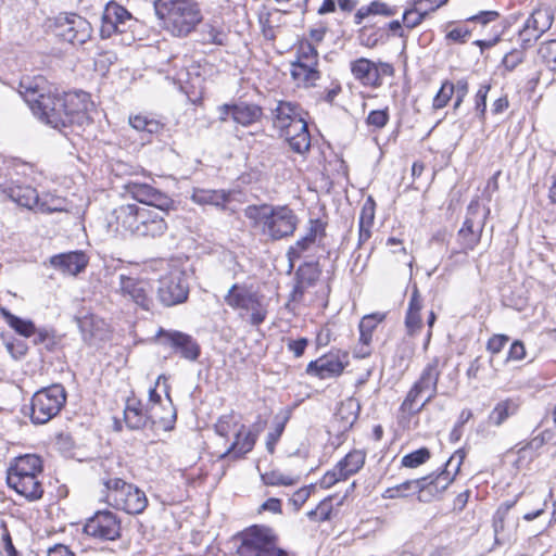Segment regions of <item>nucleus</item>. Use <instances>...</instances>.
Listing matches in <instances>:
<instances>
[{"instance_id":"nucleus-1","label":"nucleus","mask_w":556,"mask_h":556,"mask_svg":"<svg viewBox=\"0 0 556 556\" xmlns=\"http://www.w3.org/2000/svg\"><path fill=\"white\" fill-rule=\"evenodd\" d=\"M45 79L23 77L18 92L33 113L53 128L62 129L72 125L83 126L88 122V109L91 105L86 92H45Z\"/></svg>"},{"instance_id":"nucleus-2","label":"nucleus","mask_w":556,"mask_h":556,"mask_svg":"<svg viewBox=\"0 0 556 556\" xmlns=\"http://www.w3.org/2000/svg\"><path fill=\"white\" fill-rule=\"evenodd\" d=\"M244 216L271 240L292 236L299 223L295 213L286 205H249L244 208Z\"/></svg>"},{"instance_id":"nucleus-3","label":"nucleus","mask_w":556,"mask_h":556,"mask_svg":"<svg viewBox=\"0 0 556 556\" xmlns=\"http://www.w3.org/2000/svg\"><path fill=\"white\" fill-rule=\"evenodd\" d=\"M168 210L151 208L138 204H124L114 213L117 224L129 233L137 237H160L167 229L165 216Z\"/></svg>"},{"instance_id":"nucleus-4","label":"nucleus","mask_w":556,"mask_h":556,"mask_svg":"<svg viewBox=\"0 0 556 556\" xmlns=\"http://www.w3.org/2000/svg\"><path fill=\"white\" fill-rule=\"evenodd\" d=\"M156 16L164 28L176 37H185L202 21V13L194 0H154Z\"/></svg>"},{"instance_id":"nucleus-5","label":"nucleus","mask_w":556,"mask_h":556,"mask_svg":"<svg viewBox=\"0 0 556 556\" xmlns=\"http://www.w3.org/2000/svg\"><path fill=\"white\" fill-rule=\"evenodd\" d=\"M101 498L108 505L130 515L141 514L148 505L146 493L138 486L109 475L100 479Z\"/></svg>"},{"instance_id":"nucleus-6","label":"nucleus","mask_w":556,"mask_h":556,"mask_svg":"<svg viewBox=\"0 0 556 556\" xmlns=\"http://www.w3.org/2000/svg\"><path fill=\"white\" fill-rule=\"evenodd\" d=\"M160 407L154 405L143 410L140 402H128L124 410V420L129 429L139 430L148 426L156 427L162 430H170L176 420V409L167 395V406L164 407L165 414H159Z\"/></svg>"},{"instance_id":"nucleus-7","label":"nucleus","mask_w":556,"mask_h":556,"mask_svg":"<svg viewBox=\"0 0 556 556\" xmlns=\"http://www.w3.org/2000/svg\"><path fill=\"white\" fill-rule=\"evenodd\" d=\"M164 274L159 278L157 299L170 307L184 303L188 299L189 283L187 273L177 263H165Z\"/></svg>"},{"instance_id":"nucleus-8","label":"nucleus","mask_w":556,"mask_h":556,"mask_svg":"<svg viewBox=\"0 0 556 556\" xmlns=\"http://www.w3.org/2000/svg\"><path fill=\"white\" fill-rule=\"evenodd\" d=\"M66 402V392L61 384H52L37 391L30 402V420L45 425L54 418Z\"/></svg>"},{"instance_id":"nucleus-9","label":"nucleus","mask_w":556,"mask_h":556,"mask_svg":"<svg viewBox=\"0 0 556 556\" xmlns=\"http://www.w3.org/2000/svg\"><path fill=\"white\" fill-rule=\"evenodd\" d=\"M489 210L478 203H470L463 227L457 233L460 252L467 253L480 242Z\"/></svg>"},{"instance_id":"nucleus-10","label":"nucleus","mask_w":556,"mask_h":556,"mask_svg":"<svg viewBox=\"0 0 556 556\" xmlns=\"http://www.w3.org/2000/svg\"><path fill=\"white\" fill-rule=\"evenodd\" d=\"M276 532L265 526H253L241 534V543L237 548L238 556H266Z\"/></svg>"},{"instance_id":"nucleus-11","label":"nucleus","mask_w":556,"mask_h":556,"mask_svg":"<svg viewBox=\"0 0 556 556\" xmlns=\"http://www.w3.org/2000/svg\"><path fill=\"white\" fill-rule=\"evenodd\" d=\"M56 36L72 45H83L88 41L92 34L91 24L77 14H66L56 17Z\"/></svg>"},{"instance_id":"nucleus-12","label":"nucleus","mask_w":556,"mask_h":556,"mask_svg":"<svg viewBox=\"0 0 556 556\" xmlns=\"http://www.w3.org/2000/svg\"><path fill=\"white\" fill-rule=\"evenodd\" d=\"M366 453L362 450H353L345 455L333 469L327 471L321 480L320 486L329 489L339 481L346 480L350 476L357 473L365 465Z\"/></svg>"},{"instance_id":"nucleus-13","label":"nucleus","mask_w":556,"mask_h":556,"mask_svg":"<svg viewBox=\"0 0 556 556\" xmlns=\"http://www.w3.org/2000/svg\"><path fill=\"white\" fill-rule=\"evenodd\" d=\"M87 535L114 541L121 536V520L110 510H99L84 526Z\"/></svg>"},{"instance_id":"nucleus-14","label":"nucleus","mask_w":556,"mask_h":556,"mask_svg":"<svg viewBox=\"0 0 556 556\" xmlns=\"http://www.w3.org/2000/svg\"><path fill=\"white\" fill-rule=\"evenodd\" d=\"M156 338L160 340L161 344L173 348L187 361L195 362L201 354L199 343L190 334L185 332L160 328Z\"/></svg>"},{"instance_id":"nucleus-15","label":"nucleus","mask_w":556,"mask_h":556,"mask_svg":"<svg viewBox=\"0 0 556 556\" xmlns=\"http://www.w3.org/2000/svg\"><path fill=\"white\" fill-rule=\"evenodd\" d=\"M131 14L116 2H109L101 17L100 36L105 39L114 34H123L129 27Z\"/></svg>"},{"instance_id":"nucleus-16","label":"nucleus","mask_w":556,"mask_h":556,"mask_svg":"<svg viewBox=\"0 0 556 556\" xmlns=\"http://www.w3.org/2000/svg\"><path fill=\"white\" fill-rule=\"evenodd\" d=\"M119 289L125 301L134 303L136 309H152L153 299L148 282L121 275Z\"/></svg>"},{"instance_id":"nucleus-17","label":"nucleus","mask_w":556,"mask_h":556,"mask_svg":"<svg viewBox=\"0 0 556 556\" xmlns=\"http://www.w3.org/2000/svg\"><path fill=\"white\" fill-rule=\"evenodd\" d=\"M348 365V354L332 352L312 361L306 367V374L319 379H329L342 374Z\"/></svg>"},{"instance_id":"nucleus-18","label":"nucleus","mask_w":556,"mask_h":556,"mask_svg":"<svg viewBox=\"0 0 556 556\" xmlns=\"http://www.w3.org/2000/svg\"><path fill=\"white\" fill-rule=\"evenodd\" d=\"M128 193L144 207L169 210L173 201L148 184L129 182L126 186Z\"/></svg>"},{"instance_id":"nucleus-19","label":"nucleus","mask_w":556,"mask_h":556,"mask_svg":"<svg viewBox=\"0 0 556 556\" xmlns=\"http://www.w3.org/2000/svg\"><path fill=\"white\" fill-rule=\"evenodd\" d=\"M225 302L232 309L260 313L261 301L257 292L245 285H233L225 295Z\"/></svg>"},{"instance_id":"nucleus-20","label":"nucleus","mask_w":556,"mask_h":556,"mask_svg":"<svg viewBox=\"0 0 556 556\" xmlns=\"http://www.w3.org/2000/svg\"><path fill=\"white\" fill-rule=\"evenodd\" d=\"M88 261L83 251H72L51 256L49 263L64 275L76 276L86 268Z\"/></svg>"},{"instance_id":"nucleus-21","label":"nucleus","mask_w":556,"mask_h":556,"mask_svg":"<svg viewBox=\"0 0 556 556\" xmlns=\"http://www.w3.org/2000/svg\"><path fill=\"white\" fill-rule=\"evenodd\" d=\"M258 431L248 429L244 425H240L235 433V441L220 455V458L231 456L232 458H242L250 453L257 440Z\"/></svg>"},{"instance_id":"nucleus-22","label":"nucleus","mask_w":556,"mask_h":556,"mask_svg":"<svg viewBox=\"0 0 556 556\" xmlns=\"http://www.w3.org/2000/svg\"><path fill=\"white\" fill-rule=\"evenodd\" d=\"M439 377V359L433 358L422 369L419 379L413 384L422 395L427 394L425 403H429L435 396Z\"/></svg>"},{"instance_id":"nucleus-23","label":"nucleus","mask_w":556,"mask_h":556,"mask_svg":"<svg viewBox=\"0 0 556 556\" xmlns=\"http://www.w3.org/2000/svg\"><path fill=\"white\" fill-rule=\"evenodd\" d=\"M40 475L18 478H7L8 485L17 494L24 496L28 501L41 498L43 486L39 480Z\"/></svg>"},{"instance_id":"nucleus-24","label":"nucleus","mask_w":556,"mask_h":556,"mask_svg":"<svg viewBox=\"0 0 556 556\" xmlns=\"http://www.w3.org/2000/svg\"><path fill=\"white\" fill-rule=\"evenodd\" d=\"M42 473V462L34 454L16 457L10 465L7 478L29 477Z\"/></svg>"},{"instance_id":"nucleus-25","label":"nucleus","mask_w":556,"mask_h":556,"mask_svg":"<svg viewBox=\"0 0 556 556\" xmlns=\"http://www.w3.org/2000/svg\"><path fill=\"white\" fill-rule=\"evenodd\" d=\"M320 268L316 262H307L301 265L296 270V285L291 293V302L302 298L306 287L313 286L320 276Z\"/></svg>"},{"instance_id":"nucleus-26","label":"nucleus","mask_w":556,"mask_h":556,"mask_svg":"<svg viewBox=\"0 0 556 556\" xmlns=\"http://www.w3.org/2000/svg\"><path fill=\"white\" fill-rule=\"evenodd\" d=\"M351 72L354 78L363 85L379 87L382 84L376 70V63L368 59L361 58L353 61L351 63Z\"/></svg>"},{"instance_id":"nucleus-27","label":"nucleus","mask_w":556,"mask_h":556,"mask_svg":"<svg viewBox=\"0 0 556 556\" xmlns=\"http://www.w3.org/2000/svg\"><path fill=\"white\" fill-rule=\"evenodd\" d=\"M274 126L280 130L289 126L302 116L301 108L289 101H278L276 108L273 110Z\"/></svg>"},{"instance_id":"nucleus-28","label":"nucleus","mask_w":556,"mask_h":556,"mask_svg":"<svg viewBox=\"0 0 556 556\" xmlns=\"http://www.w3.org/2000/svg\"><path fill=\"white\" fill-rule=\"evenodd\" d=\"M9 197L21 206L46 211L45 204L39 202L37 190L30 186H14L9 189Z\"/></svg>"},{"instance_id":"nucleus-29","label":"nucleus","mask_w":556,"mask_h":556,"mask_svg":"<svg viewBox=\"0 0 556 556\" xmlns=\"http://www.w3.org/2000/svg\"><path fill=\"white\" fill-rule=\"evenodd\" d=\"M425 479V497L431 501L433 497L441 495L454 481V476L448 470L443 469L441 472L422 477Z\"/></svg>"},{"instance_id":"nucleus-30","label":"nucleus","mask_w":556,"mask_h":556,"mask_svg":"<svg viewBox=\"0 0 556 556\" xmlns=\"http://www.w3.org/2000/svg\"><path fill=\"white\" fill-rule=\"evenodd\" d=\"M262 108L256 104L238 103L232 105V119L242 126H250L262 117Z\"/></svg>"},{"instance_id":"nucleus-31","label":"nucleus","mask_w":556,"mask_h":556,"mask_svg":"<svg viewBox=\"0 0 556 556\" xmlns=\"http://www.w3.org/2000/svg\"><path fill=\"white\" fill-rule=\"evenodd\" d=\"M191 200L200 205H214L224 207L229 201V194L224 190L194 189Z\"/></svg>"},{"instance_id":"nucleus-32","label":"nucleus","mask_w":556,"mask_h":556,"mask_svg":"<svg viewBox=\"0 0 556 556\" xmlns=\"http://www.w3.org/2000/svg\"><path fill=\"white\" fill-rule=\"evenodd\" d=\"M554 22V14L547 8H538L533 10L531 15L527 18L529 29H532L542 37L546 33Z\"/></svg>"},{"instance_id":"nucleus-33","label":"nucleus","mask_w":556,"mask_h":556,"mask_svg":"<svg viewBox=\"0 0 556 556\" xmlns=\"http://www.w3.org/2000/svg\"><path fill=\"white\" fill-rule=\"evenodd\" d=\"M519 405L515 400L506 399L500 401L489 414V421L498 427L503 425L509 417L518 412Z\"/></svg>"},{"instance_id":"nucleus-34","label":"nucleus","mask_w":556,"mask_h":556,"mask_svg":"<svg viewBox=\"0 0 556 556\" xmlns=\"http://www.w3.org/2000/svg\"><path fill=\"white\" fill-rule=\"evenodd\" d=\"M291 76L298 85L308 87L319 79L320 73L315 66L292 62Z\"/></svg>"},{"instance_id":"nucleus-35","label":"nucleus","mask_w":556,"mask_h":556,"mask_svg":"<svg viewBox=\"0 0 556 556\" xmlns=\"http://www.w3.org/2000/svg\"><path fill=\"white\" fill-rule=\"evenodd\" d=\"M396 10L390 8L387 3L380 1H372L370 4L362 7L354 15L355 24L359 25L362 22L371 14H379L384 16H392Z\"/></svg>"},{"instance_id":"nucleus-36","label":"nucleus","mask_w":556,"mask_h":556,"mask_svg":"<svg viewBox=\"0 0 556 556\" xmlns=\"http://www.w3.org/2000/svg\"><path fill=\"white\" fill-rule=\"evenodd\" d=\"M485 363L486 362L481 356L476 357L467 369L466 375L468 379L490 381L495 378L496 369L493 368V370L489 372L485 368Z\"/></svg>"},{"instance_id":"nucleus-37","label":"nucleus","mask_w":556,"mask_h":556,"mask_svg":"<svg viewBox=\"0 0 556 556\" xmlns=\"http://www.w3.org/2000/svg\"><path fill=\"white\" fill-rule=\"evenodd\" d=\"M3 317L7 324L23 337L28 338L37 332L35 324L29 319L22 318L18 315H3Z\"/></svg>"},{"instance_id":"nucleus-38","label":"nucleus","mask_w":556,"mask_h":556,"mask_svg":"<svg viewBox=\"0 0 556 556\" xmlns=\"http://www.w3.org/2000/svg\"><path fill=\"white\" fill-rule=\"evenodd\" d=\"M261 479L264 484L270 485V486H279V485H294L299 482L298 476H290L285 475L279 470H271L268 472H265L261 476Z\"/></svg>"},{"instance_id":"nucleus-39","label":"nucleus","mask_w":556,"mask_h":556,"mask_svg":"<svg viewBox=\"0 0 556 556\" xmlns=\"http://www.w3.org/2000/svg\"><path fill=\"white\" fill-rule=\"evenodd\" d=\"M317 245L312 244V241L304 239L303 237L299 239L294 244H292L288 251L287 256L290 262L291 267H293V263L304 256H307L308 253L313 252Z\"/></svg>"},{"instance_id":"nucleus-40","label":"nucleus","mask_w":556,"mask_h":556,"mask_svg":"<svg viewBox=\"0 0 556 556\" xmlns=\"http://www.w3.org/2000/svg\"><path fill=\"white\" fill-rule=\"evenodd\" d=\"M130 126L138 131H146L148 134H157L163 125L153 118H149L144 115H136L129 118Z\"/></svg>"},{"instance_id":"nucleus-41","label":"nucleus","mask_w":556,"mask_h":556,"mask_svg":"<svg viewBox=\"0 0 556 556\" xmlns=\"http://www.w3.org/2000/svg\"><path fill=\"white\" fill-rule=\"evenodd\" d=\"M202 41L204 43H212L223 46L225 45L227 34L222 27H217L213 24H205L201 31Z\"/></svg>"},{"instance_id":"nucleus-42","label":"nucleus","mask_w":556,"mask_h":556,"mask_svg":"<svg viewBox=\"0 0 556 556\" xmlns=\"http://www.w3.org/2000/svg\"><path fill=\"white\" fill-rule=\"evenodd\" d=\"M421 395L422 394L413 386L401 405V410L410 416L419 413L428 404L424 401L420 405H417Z\"/></svg>"},{"instance_id":"nucleus-43","label":"nucleus","mask_w":556,"mask_h":556,"mask_svg":"<svg viewBox=\"0 0 556 556\" xmlns=\"http://www.w3.org/2000/svg\"><path fill=\"white\" fill-rule=\"evenodd\" d=\"M425 479H414L407 480L403 483L397 484L400 492H402L403 496H408L412 494L418 493V500L420 502H429V498L425 497Z\"/></svg>"},{"instance_id":"nucleus-44","label":"nucleus","mask_w":556,"mask_h":556,"mask_svg":"<svg viewBox=\"0 0 556 556\" xmlns=\"http://www.w3.org/2000/svg\"><path fill=\"white\" fill-rule=\"evenodd\" d=\"M241 424L237 420L233 413L222 415L216 424H215V431L218 435L228 438L229 433L231 431H237L238 427Z\"/></svg>"},{"instance_id":"nucleus-45","label":"nucleus","mask_w":556,"mask_h":556,"mask_svg":"<svg viewBox=\"0 0 556 556\" xmlns=\"http://www.w3.org/2000/svg\"><path fill=\"white\" fill-rule=\"evenodd\" d=\"M431 453L427 447H420L402 457L401 464L406 468H417L430 459Z\"/></svg>"},{"instance_id":"nucleus-46","label":"nucleus","mask_w":556,"mask_h":556,"mask_svg":"<svg viewBox=\"0 0 556 556\" xmlns=\"http://www.w3.org/2000/svg\"><path fill=\"white\" fill-rule=\"evenodd\" d=\"M309 66H318V52L311 42H302L298 50V58L294 61Z\"/></svg>"},{"instance_id":"nucleus-47","label":"nucleus","mask_w":556,"mask_h":556,"mask_svg":"<svg viewBox=\"0 0 556 556\" xmlns=\"http://www.w3.org/2000/svg\"><path fill=\"white\" fill-rule=\"evenodd\" d=\"M455 88L454 84L450 80H445L440 90L437 92V94L433 98L432 106L434 110L443 109L452 99L454 94Z\"/></svg>"},{"instance_id":"nucleus-48","label":"nucleus","mask_w":556,"mask_h":556,"mask_svg":"<svg viewBox=\"0 0 556 556\" xmlns=\"http://www.w3.org/2000/svg\"><path fill=\"white\" fill-rule=\"evenodd\" d=\"M375 212L376 203L371 197H368L362 206L358 226L372 228L375 222Z\"/></svg>"},{"instance_id":"nucleus-49","label":"nucleus","mask_w":556,"mask_h":556,"mask_svg":"<svg viewBox=\"0 0 556 556\" xmlns=\"http://www.w3.org/2000/svg\"><path fill=\"white\" fill-rule=\"evenodd\" d=\"M287 142L293 152L305 154L311 148V135L307 130L295 137H291Z\"/></svg>"},{"instance_id":"nucleus-50","label":"nucleus","mask_w":556,"mask_h":556,"mask_svg":"<svg viewBox=\"0 0 556 556\" xmlns=\"http://www.w3.org/2000/svg\"><path fill=\"white\" fill-rule=\"evenodd\" d=\"M358 410V403H356L353 399H349L345 403L342 404L341 408L338 412V416L346 419L345 426H352L357 419Z\"/></svg>"},{"instance_id":"nucleus-51","label":"nucleus","mask_w":556,"mask_h":556,"mask_svg":"<svg viewBox=\"0 0 556 556\" xmlns=\"http://www.w3.org/2000/svg\"><path fill=\"white\" fill-rule=\"evenodd\" d=\"M389 109L384 108L382 110L371 111L366 118V123L368 126H371L376 129H381L389 123Z\"/></svg>"},{"instance_id":"nucleus-52","label":"nucleus","mask_w":556,"mask_h":556,"mask_svg":"<svg viewBox=\"0 0 556 556\" xmlns=\"http://www.w3.org/2000/svg\"><path fill=\"white\" fill-rule=\"evenodd\" d=\"M308 130L307 122L303 116L294 119L292 124L280 130V136L286 139V141L290 140L291 137H295L302 132Z\"/></svg>"},{"instance_id":"nucleus-53","label":"nucleus","mask_w":556,"mask_h":556,"mask_svg":"<svg viewBox=\"0 0 556 556\" xmlns=\"http://www.w3.org/2000/svg\"><path fill=\"white\" fill-rule=\"evenodd\" d=\"M539 53L551 70H556V40H548L542 43Z\"/></svg>"},{"instance_id":"nucleus-54","label":"nucleus","mask_w":556,"mask_h":556,"mask_svg":"<svg viewBox=\"0 0 556 556\" xmlns=\"http://www.w3.org/2000/svg\"><path fill=\"white\" fill-rule=\"evenodd\" d=\"M331 510H332L331 498H328V500L320 502L319 505L316 507V509L308 511L307 516L311 519H314L317 521H325L330 518Z\"/></svg>"},{"instance_id":"nucleus-55","label":"nucleus","mask_w":556,"mask_h":556,"mask_svg":"<svg viewBox=\"0 0 556 556\" xmlns=\"http://www.w3.org/2000/svg\"><path fill=\"white\" fill-rule=\"evenodd\" d=\"M325 236V224L320 219H311L309 227L306 235L303 237L312 241V244H317V239Z\"/></svg>"},{"instance_id":"nucleus-56","label":"nucleus","mask_w":556,"mask_h":556,"mask_svg":"<svg viewBox=\"0 0 556 556\" xmlns=\"http://www.w3.org/2000/svg\"><path fill=\"white\" fill-rule=\"evenodd\" d=\"M427 15V12H420L417 8L408 9L403 14V23L408 28L418 26Z\"/></svg>"},{"instance_id":"nucleus-57","label":"nucleus","mask_w":556,"mask_h":556,"mask_svg":"<svg viewBox=\"0 0 556 556\" xmlns=\"http://www.w3.org/2000/svg\"><path fill=\"white\" fill-rule=\"evenodd\" d=\"M490 91V85H483L476 93V111L480 119H484L486 111V98Z\"/></svg>"},{"instance_id":"nucleus-58","label":"nucleus","mask_w":556,"mask_h":556,"mask_svg":"<svg viewBox=\"0 0 556 556\" xmlns=\"http://www.w3.org/2000/svg\"><path fill=\"white\" fill-rule=\"evenodd\" d=\"M466 457V453L464 450H457L445 463V470H448V472H452L454 478L457 476V473L460 470V466Z\"/></svg>"},{"instance_id":"nucleus-59","label":"nucleus","mask_w":556,"mask_h":556,"mask_svg":"<svg viewBox=\"0 0 556 556\" xmlns=\"http://www.w3.org/2000/svg\"><path fill=\"white\" fill-rule=\"evenodd\" d=\"M383 317L384 315H364L358 325L359 331L372 333Z\"/></svg>"},{"instance_id":"nucleus-60","label":"nucleus","mask_w":556,"mask_h":556,"mask_svg":"<svg viewBox=\"0 0 556 556\" xmlns=\"http://www.w3.org/2000/svg\"><path fill=\"white\" fill-rule=\"evenodd\" d=\"M387 245L391 247V252L393 254H396V253H400L404 256V263L409 267V270L412 271V267H413V263H414V258L413 257H407V253H406V249L403 247V243L401 240L394 238V237H391L387 240Z\"/></svg>"},{"instance_id":"nucleus-61","label":"nucleus","mask_w":556,"mask_h":556,"mask_svg":"<svg viewBox=\"0 0 556 556\" xmlns=\"http://www.w3.org/2000/svg\"><path fill=\"white\" fill-rule=\"evenodd\" d=\"M5 348L11 356L15 359H20L25 356L27 352V345L20 340L5 341Z\"/></svg>"},{"instance_id":"nucleus-62","label":"nucleus","mask_w":556,"mask_h":556,"mask_svg":"<svg viewBox=\"0 0 556 556\" xmlns=\"http://www.w3.org/2000/svg\"><path fill=\"white\" fill-rule=\"evenodd\" d=\"M285 424H286V421L278 422L276 425L275 429L273 431L268 432V434H267L266 448L271 454L274 453L275 445L278 442V440L280 439V437L285 430Z\"/></svg>"},{"instance_id":"nucleus-63","label":"nucleus","mask_w":556,"mask_h":556,"mask_svg":"<svg viewBox=\"0 0 556 556\" xmlns=\"http://www.w3.org/2000/svg\"><path fill=\"white\" fill-rule=\"evenodd\" d=\"M454 88H455L454 93L456 94V99H455L453 108H454V110H457L460 106V104L463 103V101L469 90V85H468L467 79L462 78V79L457 80L456 84H454Z\"/></svg>"},{"instance_id":"nucleus-64","label":"nucleus","mask_w":556,"mask_h":556,"mask_svg":"<svg viewBox=\"0 0 556 556\" xmlns=\"http://www.w3.org/2000/svg\"><path fill=\"white\" fill-rule=\"evenodd\" d=\"M541 38L532 29H529L528 24L525 23L522 29L519 30V39L522 48L531 47L536 40Z\"/></svg>"}]
</instances>
